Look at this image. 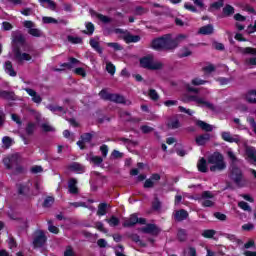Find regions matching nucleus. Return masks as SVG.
I'll list each match as a JSON object with an SVG mask.
<instances>
[{
	"label": "nucleus",
	"mask_w": 256,
	"mask_h": 256,
	"mask_svg": "<svg viewBox=\"0 0 256 256\" xmlns=\"http://www.w3.org/2000/svg\"><path fill=\"white\" fill-rule=\"evenodd\" d=\"M181 39H185V35L179 34L176 38H173L171 34H165L154 38L151 41L150 47H152L154 51H173L179 47Z\"/></svg>",
	"instance_id": "f257e3e1"
},
{
	"label": "nucleus",
	"mask_w": 256,
	"mask_h": 256,
	"mask_svg": "<svg viewBox=\"0 0 256 256\" xmlns=\"http://www.w3.org/2000/svg\"><path fill=\"white\" fill-rule=\"evenodd\" d=\"M207 163L210 166V171L215 173L217 171H225L227 169V163H225V156L221 154L219 151H215L210 154L207 158Z\"/></svg>",
	"instance_id": "f03ea898"
},
{
	"label": "nucleus",
	"mask_w": 256,
	"mask_h": 256,
	"mask_svg": "<svg viewBox=\"0 0 256 256\" xmlns=\"http://www.w3.org/2000/svg\"><path fill=\"white\" fill-rule=\"evenodd\" d=\"M228 177L230 180L234 182V184L239 188L243 189L247 185V179L243 174V170L239 168V166L229 167Z\"/></svg>",
	"instance_id": "7ed1b4c3"
},
{
	"label": "nucleus",
	"mask_w": 256,
	"mask_h": 256,
	"mask_svg": "<svg viewBox=\"0 0 256 256\" xmlns=\"http://www.w3.org/2000/svg\"><path fill=\"white\" fill-rule=\"evenodd\" d=\"M140 66L143 69H148L149 71H159L163 69V63L153 62V57L151 56H144L140 58Z\"/></svg>",
	"instance_id": "20e7f679"
},
{
	"label": "nucleus",
	"mask_w": 256,
	"mask_h": 256,
	"mask_svg": "<svg viewBox=\"0 0 256 256\" xmlns=\"http://www.w3.org/2000/svg\"><path fill=\"white\" fill-rule=\"evenodd\" d=\"M99 96L104 101H112V103L125 105V97L123 95L113 94V93L107 92V90H102L99 92Z\"/></svg>",
	"instance_id": "39448f33"
},
{
	"label": "nucleus",
	"mask_w": 256,
	"mask_h": 256,
	"mask_svg": "<svg viewBox=\"0 0 256 256\" xmlns=\"http://www.w3.org/2000/svg\"><path fill=\"white\" fill-rule=\"evenodd\" d=\"M2 163L6 169L11 170L21 163V155L19 153L8 154L3 158Z\"/></svg>",
	"instance_id": "423d86ee"
},
{
	"label": "nucleus",
	"mask_w": 256,
	"mask_h": 256,
	"mask_svg": "<svg viewBox=\"0 0 256 256\" xmlns=\"http://www.w3.org/2000/svg\"><path fill=\"white\" fill-rule=\"evenodd\" d=\"M47 243V235L43 230H36L33 236L32 245L34 249H41Z\"/></svg>",
	"instance_id": "0eeeda50"
},
{
	"label": "nucleus",
	"mask_w": 256,
	"mask_h": 256,
	"mask_svg": "<svg viewBox=\"0 0 256 256\" xmlns=\"http://www.w3.org/2000/svg\"><path fill=\"white\" fill-rule=\"evenodd\" d=\"M188 101H194V103H197L198 105L207 107V109H210V111H215V105H213V103L205 101L203 98H199L197 95L188 96Z\"/></svg>",
	"instance_id": "6e6552de"
},
{
	"label": "nucleus",
	"mask_w": 256,
	"mask_h": 256,
	"mask_svg": "<svg viewBox=\"0 0 256 256\" xmlns=\"http://www.w3.org/2000/svg\"><path fill=\"white\" fill-rule=\"evenodd\" d=\"M141 231L147 235H153L154 237H157V235L161 233V228H159L156 224L148 223L141 229Z\"/></svg>",
	"instance_id": "1a4fd4ad"
},
{
	"label": "nucleus",
	"mask_w": 256,
	"mask_h": 256,
	"mask_svg": "<svg viewBox=\"0 0 256 256\" xmlns=\"http://www.w3.org/2000/svg\"><path fill=\"white\" fill-rule=\"evenodd\" d=\"M93 141V133H84L80 136V140L76 143L78 147L84 151V149H87V146L85 143H91Z\"/></svg>",
	"instance_id": "9d476101"
},
{
	"label": "nucleus",
	"mask_w": 256,
	"mask_h": 256,
	"mask_svg": "<svg viewBox=\"0 0 256 256\" xmlns=\"http://www.w3.org/2000/svg\"><path fill=\"white\" fill-rule=\"evenodd\" d=\"M13 53L18 61H31V55L25 52L21 53V47L19 46H13Z\"/></svg>",
	"instance_id": "9b49d317"
},
{
	"label": "nucleus",
	"mask_w": 256,
	"mask_h": 256,
	"mask_svg": "<svg viewBox=\"0 0 256 256\" xmlns=\"http://www.w3.org/2000/svg\"><path fill=\"white\" fill-rule=\"evenodd\" d=\"M221 139L223 141H226V143H236L239 145L241 143V139L239 138V135H235L234 137L231 136V132L224 131L221 133Z\"/></svg>",
	"instance_id": "f8f14e48"
},
{
	"label": "nucleus",
	"mask_w": 256,
	"mask_h": 256,
	"mask_svg": "<svg viewBox=\"0 0 256 256\" xmlns=\"http://www.w3.org/2000/svg\"><path fill=\"white\" fill-rule=\"evenodd\" d=\"M174 220L177 221V223H181L187 219H189V212L185 209L177 210L174 214Z\"/></svg>",
	"instance_id": "ddd939ff"
},
{
	"label": "nucleus",
	"mask_w": 256,
	"mask_h": 256,
	"mask_svg": "<svg viewBox=\"0 0 256 256\" xmlns=\"http://www.w3.org/2000/svg\"><path fill=\"white\" fill-rule=\"evenodd\" d=\"M109 209H111V204H109L107 202H102V203L98 204L97 216L105 217V215H107V213H109Z\"/></svg>",
	"instance_id": "4468645a"
},
{
	"label": "nucleus",
	"mask_w": 256,
	"mask_h": 256,
	"mask_svg": "<svg viewBox=\"0 0 256 256\" xmlns=\"http://www.w3.org/2000/svg\"><path fill=\"white\" fill-rule=\"evenodd\" d=\"M18 195H21L22 197H26L29 199V191H31V188L27 184L19 183L16 185Z\"/></svg>",
	"instance_id": "2eb2a0df"
},
{
	"label": "nucleus",
	"mask_w": 256,
	"mask_h": 256,
	"mask_svg": "<svg viewBox=\"0 0 256 256\" xmlns=\"http://www.w3.org/2000/svg\"><path fill=\"white\" fill-rule=\"evenodd\" d=\"M24 91L32 97L33 103H37L38 105L43 101V98H41V95L37 93L34 89L31 88H24Z\"/></svg>",
	"instance_id": "dca6fc26"
},
{
	"label": "nucleus",
	"mask_w": 256,
	"mask_h": 256,
	"mask_svg": "<svg viewBox=\"0 0 256 256\" xmlns=\"http://www.w3.org/2000/svg\"><path fill=\"white\" fill-rule=\"evenodd\" d=\"M195 141L198 147H203V145H207L208 141H211V134H201L195 138Z\"/></svg>",
	"instance_id": "f3484780"
},
{
	"label": "nucleus",
	"mask_w": 256,
	"mask_h": 256,
	"mask_svg": "<svg viewBox=\"0 0 256 256\" xmlns=\"http://www.w3.org/2000/svg\"><path fill=\"white\" fill-rule=\"evenodd\" d=\"M176 239L179 241V243H185L187 239H189V234L187 233V230L184 228H178Z\"/></svg>",
	"instance_id": "a211bd4d"
},
{
	"label": "nucleus",
	"mask_w": 256,
	"mask_h": 256,
	"mask_svg": "<svg viewBox=\"0 0 256 256\" xmlns=\"http://www.w3.org/2000/svg\"><path fill=\"white\" fill-rule=\"evenodd\" d=\"M69 169L73 172V173H77L78 175H81L83 173H85V166L82 165L79 162H73L72 164L69 165Z\"/></svg>",
	"instance_id": "6ab92c4d"
},
{
	"label": "nucleus",
	"mask_w": 256,
	"mask_h": 256,
	"mask_svg": "<svg viewBox=\"0 0 256 256\" xmlns=\"http://www.w3.org/2000/svg\"><path fill=\"white\" fill-rule=\"evenodd\" d=\"M68 191L71 195H78L79 188L77 187V179L71 178L68 182Z\"/></svg>",
	"instance_id": "aec40b11"
},
{
	"label": "nucleus",
	"mask_w": 256,
	"mask_h": 256,
	"mask_svg": "<svg viewBox=\"0 0 256 256\" xmlns=\"http://www.w3.org/2000/svg\"><path fill=\"white\" fill-rule=\"evenodd\" d=\"M137 224V214H131L130 217L125 220L122 224L123 227L129 228V227H135Z\"/></svg>",
	"instance_id": "412c9836"
},
{
	"label": "nucleus",
	"mask_w": 256,
	"mask_h": 256,
	"mask_svg": "<svg viewBox=\"0 0 256 256\" xmlns=\"http://www.w3.org/2000/svg\"><path fill=\"white\" fill-rule=\"evenodd\" d=\"M124 41L125 43L129 44V43H139V41H141V36L139 35H133L131 33H128L124 36Z\"/></svg>",
	"instance_id": "4be33fe9"
},
{
	"label": "nucleus",
	"mask_w": 256,
	"mask_h": 256,
	"mask_svg": "<svg viewBox=\"0 0 256 256\" xmlns=\"http://www.w3.org/2000/svg\"><path fill=\"white\" fill-rule=\"evenodd\" d=\"M197 127H200V129H202V131H206V133H211V131H213V126L211 124H208L205 121L202 120H198L196 122Z\"/></svg>",
	"instance_id": "5701e85b"
},
{
	"label": "nucleus",
	"mask_w": 256,
	"mask_h": 256,
	"mask_svg": "<svg viewBox=\"0 0 256 256\" xmlns=\"http://www.w3.org/2000/svg\"><path fill=\"white\" fill-rule=\"evenodd\" d=\"M245 153L248 159H251L256 163V149L253 146H247L245 148Z\"/></svg>",
	"instance_id": "b1692460"
},
{
	"label": "nucleus",
	"mask_w": 256,
	"mask_h": 256,
	"mask_svg": "<svg viewBox=\"0 0 256 256\" xmlns=\"http://www.w3.org/2000/svg\"><path fill=\"white\" fill-rule=\"evenodd\" d=\"M12 43H14V47H19V45L23 47V45H25V36H23V34L13 36Z\"/></svg>",
	"instance_id": "393cba45"
},
{
	"label": "nucleus",
	"mask_w": 256,
	"mask_h": 256,
	"mask_svg": "<svg viewBox=\"0 0 256 256\" xmlns=\"http://www.w3.org/2000/svg\"><path fill=\"white\" fill-rule=\"evenodd\" d=\"M5 72L10 75V77H17V72L13 69V63L9 60L5 62Z\"/></svg>",
	"instance_id": "a878e982"
},
{
	"label": "nucleus",
	"mask_w": 256,
	"mask_h": 256,
	"mask_svg": "<svg viewBox=\"0 0 256 256\" xmlns=\"http://www.w3.org/2000/svg\"><path fill=\"white\" fill-rule=\"evenodd\" d=\"M197 167H198V171H200V173H207V171H208V169H207V160L202 157L198 161Z\"/></svg>",
	"instance_id": "bb28decb"
},
{
	"label": "nucleus",
	"mask_w": 256,
	"mask_h": 256,
	"mask_svg": "<svg viewBox=\"0 0 256 256\" xmlns=\"http://www.w3.org/2000/svg\"><path fill=\"white\" fill-rule=\"evenodd\" d=\"M227 156L230 159V167H237V163H239V158L235 155L233 151H228Z\"/></svg>",
	"instance_id": "cd10ccee"
},
{
	"label": "nucleus",
	"mask_w": 256,
	"mask_h": 256,
	"mask_svg": "<svg viewBox=\"0 0 256 256\" xmlns=\"http://www.w3.org/2000/svg\"><path fill=\"white\" fill-rule=\"evenodd\" d=\"M224 17H231V15L235 14V8L230 4H226L222 10Z\"/></svg>",
	"instance_id": "c85d7f7f"
},
{
	"label": "nucleus",
	"mask_w": 256,
	"mask_h": 256,
	"mask_svg": "<svg viewBox=\"0 0 256 256\" xmlns=\"http://www.w3.org/2000/svg\"><path fill=\"white\" fill-rule=\"evenodd\" d=\"M214 29H213V25L208 24L206 26H203L199 29V33L201 35H212Z\"/></svg>",
	"instance_id": "c756f323"
},
{
	"label": "nucleus",
	"mask_w": 256,
	"mask_h": 256,
	"mask_svg": "<svg viewBox=\"0 0 256 256\" xmlns=\"http://www.w3.org/2000/svg\"><path fill=\"white\" fill-rule=\"evenodd\" d=\"M246 101L256 105V90H250L246 93Z\"/></svg>",
	"instance_id": "7c9ffc66"
},
{
	"label": "nucleus",
	"mask_w": 256,
	"mask_h": 256,
	"mask_svg": "<svg viewBox=\"0 0 256 256\" xmlns=\"http://www.w3.org/2000/svg\"><path fill=\"white\" fill-rule=\"evenodd\" d=\"M42 7H49V9H52V11H55L57 4L53 2V0H39Z\"/></svg>",
	"instance_id": "2f4dec72"
},
{
	"label": "nucleus",
	"mask_w": 256,
	"mask_h": 256,
	"mask_svg": "<svg viewBox=\"0 0 256 256\" xmlns=\"http://www.w3.org/2000/svg\"><path fill=\"white\" fill-rule=\"evenodd\" d=\"M105 221L110 225V227H117L120 223V220L115 215H112L110 218H106Z\"/></svg>",
	"instance_id": "473e14b6"
},
{
	"label": "nucleus",
	"mask_w": 256,
	"mask_h": 256,
	"mask_svg": "<svg viewBox=\"0 0 256 256\" xmlns=\"http://www.w3.org/2000/svg\"><path fill=\"white\" fill-rule=\"evenodd\" d=\"M242 55H256V48L253 47H245L239 49Z\"/></svg>",
	"instance_id": "72a5a7b5"
},
{
	"label": "nucleus",
	"mask_w": 256,
	"mask_h": 256,
	"mask_svg": "<svg viewBox=\"0 0 256 256\" xmlns=\"http://www.w3.org/2000/svg\"><path fill=\"white\" fill-rule=\"evenodd\" d=\"M97 172L94 171L91 173V178H90V185H91V189L92 191H97Z\"/></svg>",
	"instance_id": "f704fd0d"
},
{
	"label": "nucleus",
	"mask_w": 256,
	"mask_h": 256,
	"mask_svg": "<svg viewBox=\"0 0 256 256\" xmlns=\"http://www.w3.org/2000/svg\"><path fill=\"white\" fill-rule=\"evenodd\" d=\"M94 32L95 25H93V23L91 22L86 23V30H83L82 33H84L85 35H93Z\"/></svg>",
	"instance_id": "c9c22d12"
},
{
	"label": "nucleus",
	"mask_w": 256,
	"mask_h": 256,
	"mask_svg": "<svg viewBox=\"0 0 256 256\" xmlns=\"http://www.w3.org/2000/svg\"><path fill=\"white\" fill-rule=\"evenodd\" d=\"M25 132H26V135L31 137V135H33V133H35V123L28 122V124L26 125V128H25Z\"/></svg>",
	"instance_id": "e433bc0d"
},
{
	"label": "nucleus",
	"mask_w": 256,
	"mask_h": 256,
	"mask_svg": "<svg viewBox=\"0 0 256 256\" xmlns=\"http://www.w3.org/2000/svg\"><path fill=\"white\" fill-rule=\"evenodd\" d=\"M191 55H193V52L191 50H189V48H183L181 50V53H178L177 57L179 59H183L185 57H191Z\"/></svg>",
	"instance_id": "4c0bfd02"
},
{
	"label": "nucleus",
	"mask_w": 256,
	"mask_h": 256,
	"mask_svg": "<svg viewBox=\"0 0 256 256\" xmlns=\"http://www.w3.org/2000/svg\"><path fill=\"white\" fill-rule=\"evenodd\" d=\"M2 143L4 145V149H10L11 145H13V139L9 136H4L2 138Z\"/></svg>",
	"instance_id": "58836bf2"
},
{
	"label": "nucleus",
	"mask_w": 256,
	"mask_h": 256,
	"mask_svg": "<svg viewBox=\"0 0 256 256\" xmlns=\"http://www.w3.org/2000/svg\"><path fill=\"white\" fill-rule=\"evenodd\" d=\"M238 207L240 209H242V211H247L248 213H251L253 210L251 209V206L249 205V203L245 202V201H240L238 202Z\"/></svg>",
	"instance_id": "ea45409f"
},
{
	"label": "nucleus",
	"mask_w": 256,
	"mask_h": 256,
	"mask_svg": "<svg viewBox=\"0 0 256 256\" xmlns=\"http://www.w3.org/2000/svg\"><path fill=\"white\" fill-rule=\"evenodd\" d=\"M148 97H150L151 101H159V93L155 89L148 90Z\"/></svg>",
	"instance_id": "a19ab883"
},
{
	"label": "nucleus",
	"mask_w": 256,
	"mask_h": 256,
	"mask_svg": "<svg viewBox=\"0 0 256 256\" xmlns=\"http://www.w3.org/2000/svg\"><path fill=\"white\" fill-rule=\"evenodd\" d=\"M106 71L109 73V75H115L117 68L114 66L113 62H108L106 64Z\"/></svg>",
	"instance_id": "79ce46f5"
},
{
	"label": "nucleus",
	"mask_w": 256,
	"mask_h": 256,
	"mask_svg": "<svg viewBox=\"0 0 256 256\" xmlns=\"http://www.w3.org/2000/svg\"><path fill=\"white\" fill-rule=\"evenodd\" d=\"M215 233V230L208 229L203 231L202 236L205 239H213V237H215Z\"/></svg>",
	"instance_id": "37998d69"
},
{
	"label": "nucleus",
	"mask_w": 256,
	"mask_h": 256,
	"mask_svg": "<svg viewBox=\"0 0 256 256\" xmlns=\"http://www.w3.org/2000/svg\"><path fill=\"white\" fill-rule=\"evenodd\" d=\"M223 5H225V0H218L217 2H213L210 5V9L219 10V9H221V7H223Z\"/></svg>",
	"instance_id": "c03bdc74"
},
{
	"label": "nucleus",
	"mask_w": 256,
	"mask_h": 256,
	"mask_svg": "<svg viewBox=\"0 0 256 256\" xmlns=\"http://www.w3.org/2000/svg\"><path fill=\"white\" fill-rule=\"evenodd\" d=\"M54 203H55V198H53L52 196H47L44 199L43 207H51V205H53Z\"/></svg>",
	"instance_id": "a18cd8bd"
},
{
	"label": "nucleus",
	"mask_w": 256,
	"mask_h": 256,
	"mask_svg": "<svg viewBox=\"0 0 256 256\" xmlns=\"http://www.w3.org/2000/svg\"><path fill=\"white\" fill-rule=\"evenodd\" d=\"M100 153L104 159H106L107 155H109V146L103 144L100 146Z\"/></svg>",
	"instance_id": "49530a36"
},
{
	"label": "nucleus",
	"mask_w": 256,
	"mask_h": 256,
	"mask_svg": "<svg viewBox=\"0 0 256 256\" xmlns=\"http://www.w3.org/2000/svg\"><path fill=\"white\" fill-rule=\"evenodd\" d=\"M68 41L73 43V45H79L83 43V39L81 37L68 36Z\"/></svg>",
	"instance_id": "de8ad7c7"
},
{
	"label": "nucleus",
	"mask_w": 256,
	"mask_h": 256,
	"mask_svg": "<svg viewBox=\"0 0 256 256\" xmlns=\"http://www.w3.org/2000/svg\"><path fill=\"white\" fill-rule=\"evenodd\" d=\"M140 131H142V133H143L144 135H147V134H149V133H153V131H155V129H154L153 127H151V126L142 125V126L140 127Z\"/></svg>",
	"instance_id": "09e8293b"
},
{
	"label": "nucleus",
	"mask_w": 256,
	"mask_h": 256,
	"mask_svg": "<svg viewBox=\"0 0 256 256\" xmlns=\"http://www.w3.org/2000/svg\"><path fill=\"white\" fill-rule=\"evenodd\" d=\"M42 21H43V23H45L46 25H49V24H51V23H53V24L59 23V21H57V19H55V18H53V17H49V16H44V17L42 18Z\"/></svg>",
	"instance_id": "8fccbe9b"
},
{
	"label": "nucleus",
	"mask_w": 256,
	"mask_h": 256,
	"mask_svg": "<svg viewBox=\"0 0 256 256\" xmlns=\"http://www.w3.org/2000/svg\"><path fill=\"white\" fill-rule=\"evenodd\" d=\"M8 247L9 249H17V240H15L14 237H9L8 238Z\"/></svg>",
	"instance_id": "3c124183"
},
{
	"label": "nucleus",
	"mask_w": 256,
	"mask_h": 256,
	"mask_svg": "<svg viewBox=\"0 0 256 256\" xmlns=\"http://www.w3.org/2000/svg\"><path fill=\"white\" fill-rule=\"evenodd\" d=\"M29 35L32 37H41L42 32L37 28H32L28 30Z\"/></svg>",
	"instance_id": "603ef678"
},
{
	"label": "nucleus",
	"mask_w": 256,
	"mask_h": 256,
	"mask_svg": "<svg viewBox=\"0 0 256 256\" xmlns=\"http://www.w3.org/2000/svg\"><path fill=\"white\" fill-rule=\"evenodd\" d=\"M30 172L33 175H37V173H43V167L39 165H35L30 169Z\"/></svg>",
	"instance_id": "864d4df0"
},
{
	"label": "nucleus",
	"mask_w": 256,
	"mask_h": 256,
	"mask_svg": "<svg viewBox=\"0 0 256 256\" xmlns=\"http://www.w3.org/2000/svg\"><path fill=\"white\" fill-rule=\"evenodd\" d=\"M97 19H99V21H101L102 23H111V18H109L108 16H105L103 14H97Z\"/></svg>",
	"instance_id": "5fc2aeb1"
},
{
	"label": "nucleus",
	"mask_w": 256,
	"mask_h": 256,
	"mask_svg": "<svg viewBox=\"0 0 256 256\" xmlns=\"http://www.w3.org/2000/svg\"><path fill=\"white\" fill-rule=\"evenodd\" d=\"M153 187H155V182H153L151 178L146 179L144 182V189H153Z\"/></svg>",
	"instance_id": "6e6d98bb"
},
{
	"label": "nucleus",
	"mask_w": 256,
	"mask_h": 256,
	"mask_svg": "<svg viewBox=\"0 0 256 256\" xmlns=\"http://www.w3.org/2000/svg\"><path fill=\"white\" fill-rule=\"evenodd\" d=\"M48 109L52 111V113H57V111L61 113L64 111V108L62 106H55V105L48 106Z\"/></svg>",
	"instance_id": "4d7b16f0"
},
{
	"label": "nucleus",
	"mask_w": 256,
	"mask_h": 256,
	"mask_svg": "<svg viewBox=\"0 0 256 256\" xmlns=\"http://www.w3.org/2000/svg\"><path fill=\"white\" fill-rule=\"evenodd\" d=\"M14 167H15V170H14L15 175H21V174L25 173V168H23L22 165L17 164Z\"/></svg>",
	"instance_id": "13d9d810"
},
{
	"label": "nucleus",
	"mask_w": 256,
	"mask_h": 256,
	"mask_svg": "<svg viewBox=\"0 0 256 256\" xmlns=\"http://www.w3.org/2000/svg\"><path fill=\"white\" fill-rule=\"evenodd\" d=\"M194 86H199V85H205V83H207V81L205 80H202L201 78H194L192 79V82H191Z\"/></svg>",
	"instance_id": "bf43d9fd"
},
{
	"label": "nucleus",
	"mask_w": 256,
	"mask_h": 256,
	"mask_svg": "<svg viewBox=\"0 0 256 256\" xmlns=\"http://www.w3.org/2000/svg\"><path fill=\"white\" fill-rule=\"evenodd\" d=\"M214 217L218 219L219 221H227V215L221 213V212H215Z\"/></svg>",
	"instance_id": "052dcab7"
},
{
	"label": "nucleus",
	"mask_w": 256,
	"mask_h": 256,
	"mask_svg": "<svg viewBox=\"0 0 256 256\" xmlns=\"http://www.w3.org/2000/svg\"><path fill=\"white\" fill-rule=\"evenodd\" d=\"M111 157L112 159H123V153L119 152L118 150H113Z\"/></svg>",
	"instance_id": "680f3d73"
},
{
	"label": "nucleus",
	"mask_w": 256,
	"mask_h": 256,
	"mask_svg": "<svg viewBox=\"0 0 256 256\" xmlns=\"http://www.w3.org/2000/svg\"><path fill=\"white\" fill-rule=\"evenodd\" d=\"M74 73H75L76 75H80L81 77H87V72H85V69H84V68H81V67L76 68V69L74 70Z\"/></svg>",
	"instance_id": "e2e57ef3"
},
{
	"label": "nucleus",
	"mask_w": 256,
	"mask_h": 256,
	"mask_svg": "<svg viewBox=\"0 0 256 256\" xmlns=\"http://www.w3.org/2000/svg\"><path fill=\"white\" fill-rule=\"evenodd\" d=\"M87 159L88 161H90V163H93V165H97V156L93 155V152H90L88 155H87Z\"/></svg>",
	"instance_id": "0e129e2a"
},
{
	"label": "nucleus",
	"mask_w": 256,
	"mask_h": 256,
	"mask_svg": "<svg viewBox=\"0 0 256 256\" xmlns=\"http://www.w3.org/2000/svg\"><path fill=\"white\" fill-rule=\"evenodd\" d=\"M184 9H186L187 11H191V13H197V9L195 8V6H193V4L185 3Z\"/></svg>",
	"instance_id": "69168bd1"
},
{
	"label": "nucleus",
	"mask_w": 256,
	"mask_h": 256,
	"mask_svg": "<svg viewBox=\"0 0 256 256\" xmlns=\"http://www.w3.org/2000/svg\"><path fill=\"white\" fill-rule=\"evenodd\" d=\"M168 127H170L171 129H179V127H181V124L179 120H174L168 124Z\"/></svg>",
	"instance_id": "338daca9"
},
{
	"label": "nucleus",
	"mask_w": 256,
	"mask_h": 256,
	"mask_svg": "<svg viewBox=\"0 0 256 256\" xmlns=\"http://www.w3.org/2000/svg\"><path fill=\"white\" fill-rule=\"evenodd\" d=\"M213 205H215V202L209 199H205L202 201V207H213Z\"/></svg>",
	"instance_id": "774afa93"
}]
</instances>
